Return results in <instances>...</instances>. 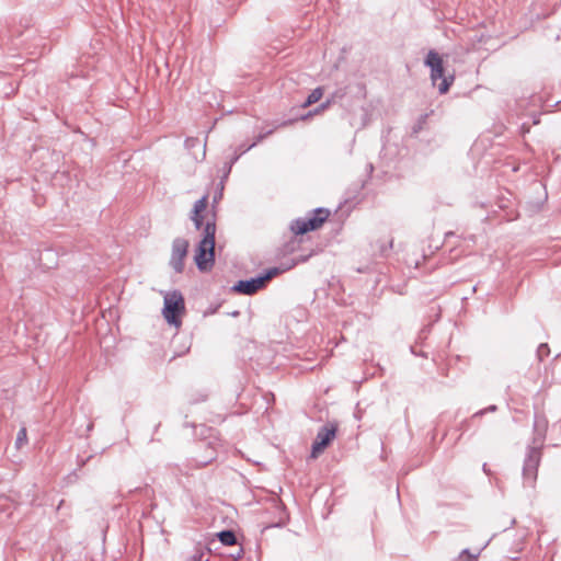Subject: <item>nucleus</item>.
<instances>
[{"label":"nucleus","mask_w":561,"mask_h":561,"mask_svg":"<svg viewBox=\"0 0 561 561\" xmlns=\"http://www.w3.org/2000/svg\"><path fill=\"white\" fill-rule=\"evenodd\" d=\"M337 433L336 423H327L321 426L317 433V436L311 445L310 458H318L325 448L330 446Z\"/></svg>","instance_id":"obj_5"},{"label":"nucleus","mask_w":561,"mask_h":561,"mask_svg":"<svg viewBox=\"0 0 561 561\" xmlns=\"http://www.w3.org/2000/svg\"><path fill=\"white\" fill-rule=\"evenodd\" d=\"M274 133V129H268L266 131H261L256 137L255 140L249 145L242 152H247L250 149H252L254 146H256L259 142H261L263 139H265L267 136L272 135Z\"/></svg>","instance_id":"obj_15"},{"label":"nucleus","mask_w":561,"mask_h":561,"mask_svg":"<svg viewBox=\"0 0 561 561\" xmlns=\"http://www.w3.org/2000/svg\"><path fill=\"white\" fill-rule=\"evenodd\" d=\"M366 180H358L352 183L347 190L345 191V204H356L358 202V197L366 185Z\"/></svg>","instance_id":"obj_9"},{"label":"nucleus","mask_w":561,"mask_h":561,"mask_svg":"<svg viewBox=\"0 0 561 561\" xmlns=\"http://www.w3.org/2000/svg\"><path fill=\"white\" fill-rule=\"evenodd\" d=\"M291 266L287 267L289 270ZM286 268H280L278 266H273L263 270L259 275L262 278L263 284L266 286V284L273 279L275 276L279 275L280 273L285 272Z\"/></svg>","instance_id":"obj_11"},{"label":"nucleus","mask_w":561,"mask_h":561,"mask_svg":"<svg viewBox=\"0 0 561 561\" xmlns=\"http://www.w3.org/2000/svg\"><path fill=\"white\" fill-rule=\"evenodd\" d=\"M188 245V241L180 237L172 242V254L169 264L178 274L184 271V259L187 255Z\"/></svg>","instance_id":"obj_6"},{"label":"nucleus","mask_w":561,"mask_h":561,"mask_svg":"<svg viewBox=\"0 0 561 561\" xmlns=\"http://www.w3.org/2000/svg\"><path fill=\"white\" fill-rule=\"evenodd\" d=\"M373 171H374V165H373V163H370V162H369V163H367V164H366V172H367V176H368V178H370V175H371Z\"/></svg>","instance_id":"obj_24"},{"label":"nucleus","mask_w":561,"mask_h":561,"mask_svg":"<svg viewBox=\"0 0 561 561\" xmlns=\"http://www.w3.org/2000/svg\"><path fill=\"white\" fill-rule=\"evenodd\" d=\"M222 195L221 191H219L218 193H216V195L214 196V203H217L218 198H220Z\"/></svg>","instance_id":"obj_27"},{"label":"nucleus","mask_w":561,"mask_h":561,"mask_svg":"<svg viewBox=\"0 0 561 561\" xmlns=\"http://www.w3.org/2000/svg\"><path fill=\"white\" fill-rule=\"evenodd\" d=\"M425 65L431 68L433 84L437 85L442 94L446 93L454 81V77H445L443 58L436 51L431 50L425 59Z\"/></svg>","instance_id":"obj_4"},{"label":"nucleus","mask_w":561,"mask_h":561,"mask_svg":"<svg viewBox=\"0 0 561 561\" xmlns=\"http://www.w3.org/2000/svg\"><path fill=\"white\" fill-rule=\"evenodd\" d=\"M330 214L329 208L317 207L308 211L305 217L294 219L290 224V230L296 236L316 231L328 220Z\"/></svg>","instance_id":"obj_2"},{"label":"nucleus","mask_w":561,"mask_h":561,"mask_svg":"<svg viewBox=\"0 0 561 561\" xmlns=\"http://www.w3.org/2000/svg\"><path fill=\"white\" fill-rule=\"evenodd\" d=\"M265 285L262 282L260 275H255L248 279L238 280L232 287L231 290L241 295L251 296L257 293L260 289L264 288Z\"/></svg>","instance_id":"obj_8"},{"label":"nucleus","mask_w":561,"mask_h":561,"mask_svg":"<svg viewBox=\"0 0 561 561\" xmlns=\"http://www.w3.org/2000/svg\"><path fill=\"white\" fill-rule=\"evenodd\" d=\"M460 559H466L467 561H472L471 556H469V554H467V553H462V554L460 556Z\"/></svg>","instance_id":"obj_26"},{"label":"nucleus","mask_w":561,"mask_h":561,"mask_svg":"<svg viewBox=\"0 0 561 561\" xmlns=\"http://www.w3.org/2000/svg\"><path fill=\"white\" fill-rule=\"evenodd\" d=\"M243 553H244V549L242 546H240L239 549L237 550V552L229 554V558H230L229 561H239L242 558Z\"/></svg>","instance_id":"obj_20"},{"label":"nucleus","mask_w":561,"mask_h":561,"mask_svg":"<svg viewBox=\"0 0 561 561\" xmlns=\"http://www.w3.org/2000/svg\"><path fill=\"white\" fill-rule=\"evenodd\" d=\"M231 169H232L231 163L225 162V164L222 167L221 180H226L229 176Z\"/></svg>","instance_id":"obj_22"},{"label":"nucleus","mask_w":561,"mask_h":561,"mask_svg":"<svg viewBox=\"0 0 561 561\" xmlns=\"http://www.w3.org/2000/svg\"><path fill=\"white\" fill-rule=\"evenodd\" d=\"M185 147L191 149L201 144L199 139L197 137H187L184 141Z\"/></svg>","instance_id":"obj_19"},{"label":"nucleus","mask_w":561,"mask_h":561,"mask_svg":"<svg viewBox=\"0 0 561 561\" xmlns=\"http://www.w3.org/2000/svg\"><path fill=\"white\" fill-rule=\"evenodd\" d=\"M210 549L197 548L192 556H190L186 561H208L206 558Z\"/></svg>","instance_id":"obj_14"},{"label":"nucleus","mask_w":561,"mask_h":561,"mask_svg":"<svg viewBox=\"0 0 561 561\" xmlns=\"http://www.w3.org/2000/svg\"><path fill=\"white\" fill-rule=\"evenodd\" d=\"M216 459V451L211 449L209 456L205 459L196 460L198 467H205Z\"/></svg>","instance_id":"obj_18"},{"label":"nucleus","mask_w":561,"mask_h":561,"mask_svg":"<svg viewBox=\"0 0 561 561\" xmlns=\"http://www.w3.org/2000/svg\"><path fill=\"white\" fill-rule=\"evenodd\" d=\"M231 317H239L240 316V311L239 310H234L232 312L229 313Z\"/></svg>","instance_id":"obj_29"},{"label":"nucleus","mask_w":561,"mask_h":561,"mask_svg":"<svg viewBox=\"0 0 561 561\" xmlns=\"http://www.w3.org/2000/svg\"><path fill=\"white\" fill-rule=\"evenodd\" d=\"M308 256H302L301 259L297 260L296 262H305Z\"/></svg>","instance_id":"obj_31"},{"label":"nucleus","mask_w":561,"mask_h":561,"mask_svg":"<svg viewBox=\"0 0 561 561\" xmlns=\"http://www.w3.org/2000/svg\"><path fill=\"white\" fill-rule=\"evenodd\" d=\"M224 181H225V180H221V181H220V186H218V190H220L221 192H222V188H224Z\"/></svg>","instance_id":"obj_30"},{"label":"nucleus","mask_w":561,"mask_h":561,"mask_svg":"<svg viewBox=\"0 0 561 561\" xmlns=\"http://www.w3.org/2000/svg\"><path fill=\"white\" fill-rule=\"evenodd\" d=\"M240 154L236 153L231 159L228 161V163H231V167L239 160Z\"/></svg>","instance_id":"obj_25"},{"label":"nucleus","mask_w":561,"mask_h":561,"mask_svg":"<svg viewBox=\"0 0 561 561\" xmlns=\"http://www.w3.org/2000/svg\"><path fill=\"white\" fill-rule=\"evenodd\" d=\"M323 95V89L318 87L313 89L310 94L307 96L306 101L302 103V107H308L311 104L318 102Z\"/></svg>","instance_id":"obj_12"},{"label":"nucleus","mask_w":561,"mask_h":561,"mask_svg":"<svg viewBox=\"0 0 561 561\" xmlns=\"http://www.w3.org/2000/svg\"><path fill=\"white\" fill-rule=\"evenodd\" d=\"M207 398H208L207 393H199L196 398H191L190 399V403L196 404V403H199V402H204V401L207 400Z\"/></svg>","instance_id":"obj_21"},{"label":"nucleus","mask_w":561,"mask_h":561,"mask_svg":"<svg viewBox=\"0 0 561 561\" xmlns=\"http://www.w3.org/2000/svg\"><path fill=\"white\" fill-rule=\"evenodd\" d=\"M540 465V454L533 449L524 463L523 469V478H524V484L529 488H534L537 477H538V468Z\"/></svg>","instance_id":"obj_7"},{"label":"nucleus","mask_w":561,"mask_h":561,"mask_svg":"<svg viewBox=\"0 0 561 561\" xmlns=\"http://www.w3.org/2000/svg\"><path fill=\"white\" fill-rule=\"evenodd\" d=\"M215 219L207 220L204 227L203 238L197 243L194 253V262L199 272H208L215 264Z\"/></svg>","instance_id":"obj_1"},{"label":"nucleus","mask_w":561,"mask_h":561,"mask_svg":"<svg viewBox=\"0 0 561 561\" xmlns=\"http://www.w3.org/2000/svg\"><path fill=\"white\" fill-rule=\"evenodd\" d=\"M247 147H248V146H244V145L239 146V153H238V154H240V157L244 153V152H242V151H243Z\"/></svg>","instance_id":"obj_28"},{"label":"nucleus","mask_w":561,"mask_h":561,"mask_svg":"<svg viewBox=\"0 0 561 561\" xmlns=\"http://www.w3.org/2000/svg\"><path fill=\"white\" fill-rule=\"evenodd\" d=\"M216 537L224 546H234L238 543L237 535L232 529H224L216 534Z\"/></svg>","instance_id":"obj_10"},{"label":"nucleus","mask_w":561,"mask_h":561,"mask_svg":"<svg viewBox=\"0 0 561 561\" xmlns=\"http://www.w3.org/2000/svg\"><path fill=\"white\" fill-rule=\"evenodd\" d=\"M191 220L193 221V224L197 230H199L202 228L204 229V227H205L204 215L191 214Z\"/></svg>","instance_id":"obj_17"},{"label":"nucleus","mask_w":561,"mask_h":561,"mask_svg":"<svg viewBox=\"0 0 561 561\" xmlns=\"http://www.w3.org/2000/svg\"><path fill=\"white\" fill-rule=\"evenodd\" d=\"M207 203H208V195L205 194L194 203L192 214L203 215V213L205 211V209L207 207Z\"/></svg>","instance_id":"obj_13"},{"label":"nucleus","mask_w":561,"mask_h":561,"mask_svg":"<svg viewBox=\"0 0 561 561\" xmlns=\"http://www.w3.org/2000/svg\"><path fill=\"white\" fill-rule=\"evenodd\" d=\"M331 103V100H327L325 102L321 103L314 111V114L320 113L321 111L325 110Z\"/></svg>","instance_id":"obj_23"},{"label":"nucleus","mask_w":561,"mask_h":561,"mask_svg":"<svg viewBox=\"0 0 561 561\" xmlns=\"http://www.w3.org/2000/svg\"><path fill=\"white\" fill-rule=\"evenodd\" d=\"M27 442V432L25 427H21L16 434L15 446L21 448Z\"/></svg>","instance_id":"obj_16"},{"label":"nucleus","mask_w":561,"mask_h":561,"mask_svg":"<svg viewBox=\"0 0 561 561\" xmlns=\"http://www.w3.org/2000/svg\"><path fill=\"white\" fill-rule=\"evenodd\" d=\"M205 147H206V144H204V147H203V148H204V150H203V157H205V156H206Z\"/></svg>","instance_id":"obj_32"},{"label":"nucleus","mask_w":561,"mask_h":561,"mask_svg":"<svg viewBox=\"0 0 561 561\" xmlns=\"http://www.w3.org/2000/svg\"><path fill=\"white\" fill-rule=\"evenodd\" d=\"M185 310L184 297L180 290H173L164 296L162 314L168 324L180 328L181 314Z\"/></svg>","instance_id":"obj_3"}]
</instances>
